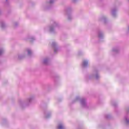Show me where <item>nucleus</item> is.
<instances>
[{"mask_svg": "<svg viewBox=\"0 0 129 129\" xmlns=\"http://www.w3.org/2000/svg\"><path fill=\"white\" fill-rule=\"evenodd\" d=\"M88 64V62H87V61H84V62H83V65H84V66H86V65H87Z\"/></svg>", "mask_w": 129, "mask_h": 129, "instance_id": "nucleus-1", "label": "nucleus"}, {"mask_svg": "<svg viewBox=\"0 0 129 129\" xmlns=\"http://www.w3.org/2000/svg\"><path fill=\"white\" fill-rule=\"evenodd\" d=\"M63 128V125L61 124H60L58 125V129H62Z\"/></svg>", "mask_w": 129, "mask_h": 129, "instance_id": "nucleus-2", "label": "nucleus"}, {"mask_svg": "<svg viewBox=\"0 0 129 129\" xmlns=\"http://www.w3.org/2000/svg\"><path fill=\"white\" fill-rule=\"evenodd\" d=\"M2 53H3V51L2 50H0V55L2 54Z\"/></svg>", "mask_w": 129, "mask_h": 129, "instance_id": "nucleus-3", "label": "nucleus"}, {"mask_svg": "<svg viewBox=\"0 0 129 129\" xmlns=\"http://www.w3.org/2000/svg\"><path fill=\"white\" fill-rule=\"evenodd\" d=\"M30 53H31V52H30V51H28V53L30 54Z\"/></svg>", "mask_w": 129, "mask_h": 129, "instance_id": "nucleus-4", "label": "nucleus"}]
</instances>
